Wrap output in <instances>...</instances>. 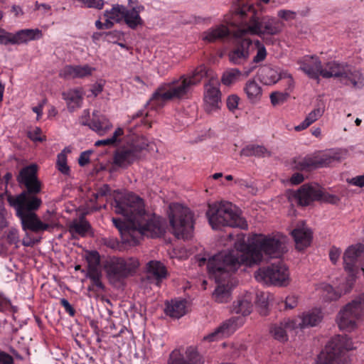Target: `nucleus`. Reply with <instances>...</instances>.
Returning <instances> with one entry per match:
<instances>
[{
    "label": "nucleus",
    "mask_w": 364,
    "mask_h": 364,
    "mask_svg": "<svg viewBox=\"0 0 364 364\" xmlns=\"http://www.w3.org/2000/svg\"><path fill=\"white\" fill-rule=\"evenodd\" d=\"M225 19L228 23L236 27L228 53L230 63L235 65H244L250 58V48L253 42L245 37L246 34L257 35L264 38L266 35L278 34L282 29L281 23L277 18L268 16L259 17L253 6H243L227 16Z\"/></svg>",
    "instance_id": "nucleus-1"
},
{
    "label": "nucleus",
    "mask_w": 364,
    "mask_h": 364,
    "mask_svg": "<svg viewBox=\"0 0 364 364\" xmlns=\"http://www.w3.org/2000/svg\"><path fill=\"white\" fill-rule=\"evenodd\" d=\"M38 166L32 164L23 167L19 172L17 181L25 189L18 195L9 196L7 200L19 218L22 229L34 232L47 230L49 225L43 223L36 211L42 204L37 196L42 190V183L38 176Z\"/></svg>",
    "instance_id": "nucleus-2"
},
{
    "label": "nucleus",
    "mask_w": 364,
    "mask_h": 364,
    "mask_svg": "<svg viewBox=\"0 0 364 364\" xmlns=\"http://www.w3.org/2000/svg\"><path fill=\"white\" fill-rule=\"evenodd\" d=\"M200 267L207 265L210 279L218 284L213 296L218 303H227L230 299L231 290L236 285L235 277L236 271L241 264L227 252L223 251L210 257H197Z\"/></svg>",
    "instance_id": "nucleus-3"
},
{
    "label": "nucleus",
    "mask_w": 364,
    "mask_h": 364,
    "mask_svg": "<svg viewBox=\"0 0 364 364\" xmlns=\"http://www.w3.org/2000/svg\"><path fill=\"white\" fill-rule=\"evenodd\" d=\"M112 205L115 213L122 215L141 235L154 238L163 234L159 220L145 210L144 200L139 196L129 193L123 198L115 199Z\"/></svg>",
    "instance_id": "nucleus-4"
},
{
    "label": "nucleus",
    "mask_w": 364,
    "mask_h": 364,
    "mask_svg": "<svg viewBox=\"0 0 364 364\" xmlns=\"http://www.w3.org/2000/svg\"><path fill=\"white\" fill-rule=\"evenodd\" d=\"M284 241L278 236L256 235L249 244L245 242L236 244L234 249L227 251L241 265L252 267L263 259V253L273 257H279L284 253Z\"/></svg>",
    "instance_id": "nucleus-5"
},
{
    "label": "nucleus",
    "mask_w": 364,
    "mask_h": 364,
    "mask_svg": "<svg viewBox=\"0 0 364 364\" xmlns=\"http://www.w3.org/2000/svg\"><path fill=\"white\" fill-rule=\"evenodd\" d=\"M206 75V66L200 65L191 73L183 75L178 80L162 85L153 94L149 102V105L153 108L161 107L166 101L185 97Z\"/></svg>",
    "instance_id": "nucleus-6"
},
{
    "label": "nucleus",
    "mask_w": 364,
    "mask_h": 364,
    "mask_svg": "<svg viewBox=\"0 0 364 364\" xmlns=\"http://www.w3.org/2000/svg\"><path fill=\"white\" fill-rule=\"evenodd\" d=\"M206 215L209 224L213 230L230 226L247 229V221L233 209V205L228 201H220L208 205Z\"/></svg>",
    "instance_id": "nucleus-7"
},
{
    "label": "nucleus",
    "mask_w": 364,
    "mask_h": 364,
    "mask_svg": "<svg viewBox=\"0 0 364 364\" xmlns=\"http://www.w3.org/2000/svg\"><path fill=\"white\" fill-rule=\"evenodd\" d=\"M356 348L351 339L347 336H335L326 346L318 357L316 364H348L344 351Z\"/></svg>",
    "instance_id": "nucleus-8"
},
{
    "label": "nucleus",
    "mask_w": 364,
    "mask_h": 364,
    "mask_svg": "<svg viewBox=\"0 0 364 364\" xmlns=\"http://www.w3.org/2000/svg\"><path fill=\"white\" fill-rule=\"evenodd\" d=\"M193 215L191 210L180 203L169 205L168 218L173 235L177 238L187 240L193 230Z\"/></svg>",
    "instance_id": "nucleus-9"
},
{
    "label": "nucleus",
    "mask_w": 364,
    "mask_h": 364,
    "mask_svg": "<svg viewBox=\"0 0 364 364\" xmlns=\"http://www.w3.org/2000/svg\"><path fill=\"white\" fill-rule=\"evenodd\" d=\"M139 262L134 257H109L104 263L107 277L110 283L116 284L135 274Z\"/></svg>",
    "instance_id": "nucleus-10"
},
{
    "label": "nucleus",
    "mask_w": 364,
    "mask_h": 364,
    "mask_svg": "<svg viewBox=\"0 0 364 364\" xmlns=\"http://www.w3.org/2000/svg\"><path fill=\"white\" fill-rule=\"evenodd\" d=\"M321 76L324 78H339L341 82L353 87L363 86V77L360 72L344 63L328 62L323 68Z\"/></svg>",
    "instance_id": "nucleus-11"
},
{
    "label": "nucleus",
    "mask_w": 364,
    "mask_h": 364,
    "mask_svg": "<svg viewBox=\"0 0 364 364\" xmlns=\"http://www.w3.org/2000/svg\"><path fill=\"white\" fill-rule=\"evenodd\" d=\"M130 143L118 149L113 156V164L117 167L126 168L141 157V151L149 146L148 139L133 134Z\"/></svg>",
    "instance_id": "nucleus-12"
},
{
    "label": "nucleus",
    "mask_w": 364,
    "mask_h": 364,
    "mask_svg": "<svg viewBox=\"0 0 364 364\" xmlns=\"http://www.w3.org/2000/svg\"><path fill=\"white\" fill-rule=\"evenodd\" d=\"M364 316V294H361L347 304L338 313L337 323L342 330H353L357 322Z\"/></svg>",
    "instance_id": "nucleus-13"
},
{
    "label": "nucleus",
    "mask_w": 364,
    "mask_h": 364,
    "mask_svg": "<svg viewBox=\"0 0 364 364\" xmlns=\"http://www.w3.org/2000/svg\"><path fill=\"white\" fill-rule=\"evenodd\" d=\"M294 198L299 205L306 206L311 202L318 200L336 204L339 198L323 191L318 184H304L294 193Z\"/></svg>",
    "instance_id": "nucleus-14"
},
{
    "label": "nucleus",
    "mask_w": 364,
    "mask_h": 364,
    "mask_svg": "<svg viewBox=\"0 0 364 364\" xmlns=\"http://www.w3.org/2000/svg\"><path fill=\"white\" fill-rule=\"evenodd\" d=\"M257 281L277 286L288 284L289 272L288 267L282 262L272 264L259 268L255 274Z\"/></svg>",
    "instance_id": "nucleus-15"
},
{
    "label": "nucleus",
    "mask_w": 364,
    "mask_h": 364,
    "mask_svg": "<svg viewBox=\"0 0 364 364\" xmlns=\"http://www.w3.org/2000/svg\"><path fill=\"white\" fill-rule=\"evenodd\" d=\"M340 157L336 153H325L314 156H306L294 161V167L299 170L310 171L311 169L330 166L333 162L339 161Z\"/></svg>",
    "instance_id": "nucleus-16"
},
{
    "label": "nucleus",
    "mask_w": 364,
    "mask_h": 364,
    "mask_svg": "<svg viewBox=\"0 0 364 364\" xmlns=\"http://www.w3.org/2000/svg\"><path fill=\"white\" fill-rule=\"evenodd\" d=\"M245 319L242 316H233L220 326L217 327L213 332L203 338L204 341L213 342L223 337L229 336L233 333L239 327L243 325Z\"/></svg>",
    "instance_id": "nucleus-17"
},
{
    "label": "nucleus",
    "mask_w": 364,
    "mask_h": 364,
    "mask_svg": "<svg viewBox=\"0 0 364 364\" xmlns=\"http://www.w3.org/2000/svg\"><path fill=\"white\" fill-rule=\"evenodd\" d=\"M243 6L248 5L245 4H240L238 6L235 7L234 11H231L225 16L224 21L227 23L228 26L221 24L215 28H209L206 31L203 32V40L208 43H214L217 41L223 40L225 38L230 35L233 36L235 31H236V27L228 23L225 21V18L227 16H228L230 14L235 13L239 8H241Z\"/></svg>",
    "instance_id": "nucleus-18"
},
{
    "label": "nucleus",
    "mask_w": 364,
    "mask_h": 364,
    "mask_svg": "<svg viewBox=\"0 0 364 364\" xmlns=\"http://www.w3.org/2000/svg\"><path fill=\"white\" fill-rule=\"evenodd\" d=\"M363 256H364V245L361 243L349 246L343 253V267L352 279L358 272V261Z\"/></svg>",
    "instance_id": "nucleus-19"
},
{
    "label": "nucleus",
    "mask_w": 364,
    "mask_h": 364,
    "mask_svg": "<svg viewBox=\"0 0 364 364\" xmlns=\"http://www.w3.org/2000/svg\"><path fill=\"white\" fill-rule=\"evenodd\" d=\"M322 312L318 309H314L304 312L301 316L291 319L287 323V326L292 328H304L318 325L322 320Z\"/></svg>",
    "instance_id": "nucleus-20"
},
{
    "label": "nucleus",
    "mask_w": 364,
    "mask_h": 364,
    "mask_svg": "<svg viewBox=\"0 0 364 364\" xmlns=\"http://www.w3.org/2000/svg\"><path fill=\"white\" fill-rule=\"evenodd\" d=\"M43 37L42 31L38 28L21 29L15 33H9L7 36V45L26 43L31 41L39 40Z\"/></svg>",
    "instance_id": "nucleus-21"
},
{
    "label": "nucleus",
    "mask_w": 364,
    "mask_h": 364,
    "mask_svg": "<svg viewBox=\"0 0 364 364\" xmlns=\"http://www.w3.org/2000/svg\"><path fill=\"white\" fill-rule=\"evenodd\" d=\"M168 364H201V357L193 347L186 350V358L178 350H174L170 354Z\"/></svg>",
    "instance_id": "nucleus-22"
},
{
    "label": "nucleus",
    "mask_w": 364,
    "mask_h": 364,
    "mask_svg": "<svg viewBox=\"0 0 364 364\" xmlns=\"http://www.w3.org/2000/svg\"><path fill=\"white\" fill-rule=\"evenodd\" d=\"M95 68L87 64L72 65H65L60 73V76L66 80L75 78H84L92 75Z\"/></svg>",
    "instance_id": "nucleus-23"
},
{
    "label": "nucleus",
    "mask_w": 364,
    "mask_h": 364,
    "mask_svg": "<svg viewBox=\"0 0 364 364\" xmlns=\"http://www.w3.org/2000/svg\"><path fill=\"white\" fill-rule=\"evenodd\" d=\"M166 267L159 261L151 260L146 264V279L160 287L163 279L167 277Z\"/></svg>",
    "instance_id": "nucleus-24"
},
{
    "label": "nucleus",
    "mask_w": 364,
    "mask_h": 364,
    "mask_svg": "<svg viewBox=\"0 0 364 364\" xmlns=\"http://www.w3.org/2000/svg\"><path fill=\"white\" fill-rule=\"evenodd\" d=\"M300 69L304 71L309 77L312 79H318L319 75L321 76V72L323 68L321 61L315 56H304L300 60Z\"/></svg>",
    "instance_id": "nucleus-25"
},
{
    "label": "nucleus",
    "mask_w": 364,
    "mask_h": 364,
    "mask_svg": "<svg viewBox=\"0 0 364 364\" xmlns=\"http://www.w3.org/2000/svg\"><path fill=\"white\" fill-rule=\"evenodd\" d=\"M220 91L217 85L209 82L205 86L204 102L205 104V109L210 112L218 108L220 102Z\"/></svg>",
    "instance_id": "nucleus-26"
},
{
    "label": "nucleus",
    "mask_w": 364,
    "mask_h": 364,
    "mask_svg": "<svg viewBox=\"0 0 364 364\" xmlns=\"http://www.w3.org/2000/svg\"><path fill=\"white\" fill-rule=\"evenodd\" d=\"M112 128L109 119L99 111L95 110L92 114L90 129L100 136H103Z\"/></svg>",
    "instance_id": "nucleus-27"
},
{
    "label": "nucleus",
    "mask_w": 364,
    "mask_h": 364,
    "mask_svg": "<svg viewBox=\"0 0 364 364\" xmlns=\"http://www.w3.org/2000/svg\"><path fill=\"white\" fill-rule=\"evenodd\" d=\"M83 91L82 88L69 89L63 92V99L66 102L68 109L73 112L81 107L83 100Z\"/></svg>",
    "instance_id": "nucleus-28"
},
{
    "label": "nucleus",
    "mask_w": 364,
    "mask_h": 364,
    "mask_svg": "<svg viewBox=\"0 0 364 364\" xmlns=\"http://www.w3.org/2000/svg\"><path fill=\"white\" fill-rule=\"evenodd\" d=\"M144 10V6L139 4L131 8L125 7L123 20L129 28L136 29L144 25V21L140 16V13Z\"/></svg>",
    "instance_id": "nucleus-29"
},
{
    "label": "nucleus",
    "mask_w": 364,
    "mask_h": 364,
    "mask_svg": "<svg viewBox=\"0 0 364 364\" xmlns=\"http://www.w3.org/2000/svg\"><path fill=\"white\" fill-rule=\"evenodd\" d=\"M291 235L296 243V247L299 250H303L310 245L312 239V232L304 225L298 226L291 232Z\"/></svg>",
    "instance_id": "nucleus-30"
},
{
    "label": "nucleus",
    "mask_w": 364,
    "mask_h": 364,
    "mask_svg": "<svg viewBox=\"0 0 364 364\" xmlns=\"http://www.w3.org/2000/svg\"><path fill=\"white\" fill-rule=\"evenodd\" d=\"M165 313L167 316L179 318L186 313V301L173 299L171 301H166Z\"/></svg>",
    "instance_id": "nucleus-31"
},
{
    "label": "nucleus",
    "mask_w": 364,
    "mask_h": 364,
    "mask_svg": "<svg viewBox=\"0 0 364 364\" xmlns=\"http://www.w3.org/2000/svg\"><path fill=\"white\" fill-rule=\"evenodd\" d=\"M284 70L269 66L262 68L259 73V79L265 85L275 84L279 80Z\"/></svg>",
    "instance_id": "nucleus-32"
},
{
    "label": "nucleus",
    "mask_w": 364,
    "mask_h": 364,
    "mask_svg": "<svg viewBox=\"0 0 364 364\" xmlns=\"http://www.w3.org/2000/svg\"><path fill=\"white\" fill-rule=\"evenodd\" d=\"M252 310V296L250 294L238 297L232 304V312L242 314L243 317L249 315Z\"/></svg>",
    "instance_id": "nucleus-33"
},
{
    "label": "nucleus",
    "mask_w": 364,
    "mask_h": 364,
    "mask_svg": "<svg viewBox=\"0 0 364 364\" xmlns=\"http://www.w3.org/2000/svg\"><path fill=\"white\" fill-rule=\"evenodd\" d=\"M90 228L91 226L90 223L84 217H81L79 220H75L70 224L69 232L73 236L77 235L81 237H85Z\"/></svg>",
    "instance_id": "nucleus-34"
},
{
    "label": "nucleus",
    "mask_w": 364,
    "mask_h": 364,
    "mask_svg": "<svg viewBox=\"0 0 364 364\" xmlns=\"http://www.w3.org/2000/svg\"><path fill=\"white\" fill-rule=\"evenodd\" d=\"M244 91L246 93L247 98L252 102H258L262 94L261 87L254 80H250L246 82Z\"/></svg>",
    "instance_id": "nucleus-35"
},
{
    "label": "nucleus",
    "mask_w": 364,
    "mask_h": 364,
    "mask_svg": "<svg viewBox=\"0 0 364 364\" xmlns=\"http://www.w3.org/2000/svg\"><path fill=\"white\" fill-rule=\"evenodd\" d=\"M289 321H291V319H288L284 322H281L279 325L274 324L270 328V333L275 339L282 342H284L287 340L288 337L287 334V330L293 329L292 328H289L287 326V323Z\"/></svg>",
    "instance_id": "nucleus-36"
},
{
    "label": "nucleus",
    "mask_w": 364,
    "mask_h": 364,
    "mask_svg": "<svg viewBox=\"0 0 364 364\" xmlns=\"http://www.w3.org/2000/svg\"><path fill=\"white\" fill-rule=\"evenodd\" d=\"M241 155L245 156H255L257 157H264L269 155V151L264 146L252 144L243 148L241 151Z\"/></svg>",
    "instance_id": "nucleus-37"
},
{
    "label": "nucleus",
    "mask_w": 364,
    "mask_h": 364,
    "mask_svg": "<svg viewBox=\"0 0 364 364\" xmlns=\"http://www.w3.org/2000/svg\"><path fill=\"white\" fill-rule=\"evenodd\" d=\"M124 6L117 4L114 6L111 10L105 11V16L108 18L115 21L116 22H119L124 19Z\"/></svg>",
    "instance_id": "nucleus-38"
},
{
    "label": "nucleus",
    "mask_w": 364,
    "mask_h": 364,
    "mask_svg": "<svg viewBox=\"0 0 364 364\" xmlns=\"http://www.w3.org/2000/svg\"><path fill=\"white\" fill-rule=\"evenodd\" d=\"M241 75V71L237 68H231L226 70L222 77V82L225 85H230L236 82Z\"/></svg>",
    "instance_id": "nucleus-39"
},
{
    "label": "nucleus",
    "mask_w": 364,
    "mask_h": 364,
    "mask_svg": "<svg viewBox=\"0 0 364 364\" xmlns=\"http://www.w3.org/2000/svg\"><path fill=\"white\" fill-rule=\"evenodd\" d=\"M254 45L257 49V53L252 59V63L258 64L266 59L267 52L264 46L259 40L255 41Z\"/></svg>",
    "instance_id": "nucleus-40"
},
{
    "label": "nucleus",
    "mask_w": 364,
    "mask_h": 364,
    "mask_svg": "<svg viewBox=\"0 0 364 364\" xmlns=\"http://www.w3.org/2000/svg\"><path fill=\"white\" fill-rule=\"evenodd\" d=\"M148 112L144 109H141L133 115L132 122H134L136 121V124H138V119H139L141 125L144 127L146 129H149L151 127V122L148 119Z\"/></svg>",
    "instance_id": "nucleus-41"
},
{
    "label": "nucleus",
    "mask_w": 364,
    "mask_h": 364,
    "mask_svg": "<svg viewBox=\"0 0 364 364\" xmlns=\"http://www.w3.org/2000/svg\"><path fill=\"white\" fill-rule=\"evenodd\" d=\"M57 169L63 175L69 176L70 173V168L67 164V156L64 154H58L56 161Z\"/></svg>",
    "instance_id": "nucleus-42"
},
{
    "label": "nucleus",
    "mask_w": 364,
    "mask_h": 364,
    "mask_svg": "<svg viewBox=\"0 0 364 364\" xmlns=\"http://www.w3.org/2000/svg\"><path fill=\"white\" fill-rule=\"evenodd\" d=\"M290 94L288 92H274L270 95L271 103L275 106L283 104L289 97Z\"/></svg>",
    "instance_id": "nucleus-43"
},
{
    "label": "nucleus",
    "mask_w": 364,
    "mask_h": 364,
    "mask_svg": "<svg viewBox=\"0 0 364 364\" xmlns=\"http://www.w3.org/2000/svg\"><path fill=\"white\" fill-rule=\"evenodd\" d=\"M86 260L87 267H100V255L96 250H92L87 252Z\"/></svg>",
    "instance_id": "nucleus-44"
},
{
    "label": "nucleus",
    "mask_w": 364,
    "mask_h": 364,
    "mask_svg": "<svg viewBox=\"0 0 364 364\" xmlns=\"http://www.w3.org/2000/svg\"><path fill=\"white\" fill-rule=\"evenodd\" d=\"M280 80L284 82V85L285 87L284 91L288 92L289 94H290L294 89V80L291 75L284 70Z\"/></svg>",
    "instance_id": "nucleus-45"
},
{
    "label": "nucleus",
    "mask_w": 364,
    "mask_h": 364,
    "mask_svg": "<svg viewBox=\"0 0 364 364\" xmlns=\"http://www.w3.org/2000/svg\"><path fill=\"white\" fill-rule=\"evenodd\" d=\"M324 113V107L318 106L314 108L306 117L307 121L312 124L318 120Z\"/></svg>",
    "instance_id": "nucleus-46"
},
{
    "label": "nucleus",
    "mask_w": 364,
    "mask_h": 364,
    "mask_svg": "<svg viewBox=\"0 0 364 364\" xmlns=\"http://www.w3.org/2000/svg\"><path fill=\"white\" fill-rule=\"evenodd\" d=\"M268 296L264 293H260L257 295L256 304L261 308L260 314H266L268 307Z\"/></svg>",
    "instance_id": "nucleus-47"
},
{
    "label": "nucleus",
    "mask_w": 364,
    "mask_h": 364,
    "mask_svg": "<svg viewBox=\"0 0 364 364\" xmlns=\"http://www.w3.org/2000/svg\"><path fill=\"white\" fill-rule=\"evenodd\" d=\"M102 277L95 278L90 280V284L87 287L90 291H104L105 287L101 280Z\"/></svg>",
    "instance_id": "nucleus-48"
},
{
    "label": "nucleus",
    "mask_w": 364,
    "mask_h": 364,
    "mask_svg": "<svg viewBox=\"0 0 364 364\" xmlns=\"http://www.w3.org/2000/svg\"><path fill=\"white\" fill-rule=\"evenodd\" d=\"M28 136L33 141H43L46 139V137L42 136V131L39 127H36L34 129L29 131Z\"/></svg>",
    "instance_id": "nucleus-49"
},
{
    "label": "nucleus",
    "mask_w": 364,
    "mask_h": 364,
    "mask_svg": "<svg viewBox=\"0 0 364 364\" xmlns=\"http://www.w3.org/2000/svg\"><path fill=\"white\" fill-rule=\"evenodd\" d=\"M104 40L109 43H116L120 39L122 33L117 31H112L109 32H103Z\"/></svg>",
    "instance_id": "nucleus-50"
},
{
    "label": "nucleus",
    "mask_w": 364,
    "mask_h": 364,
    "mask_svg": "<svg viewBox=\"0 0 364 364\" xmlns=\"http://www.w3.org/2000/svg\"><path fill=\"white\" fill-rule=\"evenodd\" d=\"M341 252V250L337 247L333 246L331 247L329 250V259L333 264H336L338 261Z\"/></svg>",
    "instance_id": "nucleus-51"
},
{
    "label": "nucleus",
    "mask_w": 364,
    "mask_h": 364,
    "mask_svg": "<svg viewBox=\"0 0 364 364\" xmlns=\"http://www.w3.org/2000/svg\"><path fill=\"white\" fill-rule=\"evenodd\" d=\"M240 97L237 95H230L227 99V107L229 110L233 112L237 108Z\"/></svg>",
    "instance_id": "nucleus-52"
},
{
    "label": "nucleus",
    "mask_w": 364,
    "mask_h": 364,
    "mask_svg": "<svg viewBox=\"0 0 364 364\" xmlns=\"http://www.w3.org/2000/svg\"><path fill=\"white\" fill-rule=\"evenodd\" d=\"M86 277L90 279V280L102 277V272L99 268V267H87V272Z\"/></svg>",
    "instance_id": "nucleus-53"
},
{
    "label": "nucleus",
    "mask_w": 364,
    "mask_h": 364,
    "mask_svg": "<svg viewBox=\"0 0 364 364\" xmlns=\"http://www.w3.org/2000/svg\"><path fill=\"white\" fill-rule=\"evenodd\" d=\"M79 122L82 126H87L90 128L91 119L90 110L86 109H84L82 115L79 117Z\"/></svg>",
    "instance_id": "nucleus-54"
},
{
    "label": "nucleus",
    "mask_w": 364,
    "mask_h": 364,
    "mask_svg": "<svg viewBox=\"0 0 364 364\" xmlns=\"http://www.w3.org/2000/svg\"><path fill=\"white\" fill-rule=\"evenodd\" d=\"M112 223L122 234L123 232H129L127 224L121 218H113Z\"/></svg>",
    "instance_id": "nucleus-55"
},
{
    "label": "nucleus",
    "mask_w": 364,
    "mask_h": 364,
    "mask_svg": "<svg viewBox=\"0 0 364 364\" xmlns=\"http://www.w3.org/2000/svg\"><path fill=\"white\" fill-rule=\"evenodd\" d=\"M6 240L10 244H16L18 242V232L15 228L9 230L6 234Z\"/></svg>",
    "instance_id": "nucleus-56"
},
{
    "label": "nucleus",
    "mask_w": 364,
    "mask_h": 364,
    "mask_svg": "<svg viewBox=\"0 0 364 364\" xmlns=\"http://www.w3.org/2000/svg\"><path fill=\"white\" fill-rule=\"evenodd\" d=\"M298 304V299L295 295H289L287 296L284 305L285 309H292L295 308Z\"/></svg>",
    "instance_id": "nucleus-57"
},
{
    "label": "nucleus",
    "mask_w": 364,
    "mask_h": 364,
    "mask_svg": "<svg viewBox=\"0 0 364 364\" xmlns=\"http://www.w3.org/2000/svg\"><path fill=\"white\" fill-rule=\"evenodd\" d=\"M103 244L112 250H117L119 247V241L114 237H107L103 239Z\"/></svg>",
    "instance_id": "nucleus-58"
},
{
    "label": "nucleus",
    "mask_w": 364,
    "mask_h": 364,
    "mask_svg": "<svg viewBox=\"0 0 364 364\" xmlns=\"http://www.w3.org/2000/svg\"><path fill=\"white\" fill-rule=\"evenodd\" d=\"M60 304L65 309V311L71 316H73L75 314V310L69 303V301L65 299H62L60 300Z\"/></svg>",
    "instance_id": "nucleus-59"
},
{
    "label": "nucleus",
    "mask_w": 364,
    "mask_h": 364,
    "mask_svg": "<svg viewBox=\"0 0 364 364\" xmlns=\"http://www.w3.org/2000/svg\"><path fill=\"white\" fill-rule=\"evenodd\" d=\"M348 182L353 186H358L360 188L364 187V174L361 176H357L348 180Z\"/></svg>",
    "instance_id": "nucleus-60"
},
{
    "label": "nucleus",
    "mask_w": 364,
    "mask_h": 364,
    "mask_svg": "<svg viewBox=\"0 0 364 364\" xmlns=\"http://www.w3.org/2000/svg\"><path fill=\"white\" fill-rule=\"evenodd\" d=\"M14 358L9 353L4 351H0V363L1 364H13Z\"/></svg>",
    "instance_id": "nucleus-61"
},
{
    "label": "nucleus",
    "mask_w": 364,
    "mask_h": 364,
    "mask_svg": "<svg viewBox=\"0 0 364 364\" xmlns=\"http://www.w3.org/2000/svg\"><path fill=\"white\" fill-rule=\"evenodd\" d=\"M294 12L289 10H279L277 13L279 18L286 21L294 18Z\"/></svg>",
    "instance_id": "nucleus-62"
},
{
    "label": "nucleus",
    "mask_w": 364,
    "mask_h": 364,
    "mask_svg": "<svg viewBox=\"0 0 364 364\" xmlns=\"http://www.w3.org/2000/svg\"><path fill=\"white\" fill-rule=\"evenodd\" d=\"M90 151H84L81 153L78 159V164L80 166H85L90 162Z\"/></svg>",
    "instance_id": "nucleus-63"
},
{
    "label": "nucleus",
    "mask_w": 364,
    "mask_h": 364,
    "mask_svg": "<svg viewBox=\"0 0 364 364\" xmlns=\"http://www.w3.org/2000/svg\"><path fill=\"white\" fill-rule=\"evenodd\" d=\"M110 192V188L108 185H104L102 187L99 188L95 194V197L97 199L100 197L106 196Z\"/></svg>",
    "instance_id": "nucleus-64"
}]
</instances>
